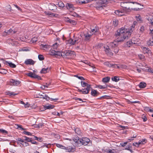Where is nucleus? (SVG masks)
Listing matches in <instances>:
<instances>
[{
  "label": "nucleus",
  "mask_w": 153,
  "mask_h": 153,
  "mask_svg": "<svg viewBox=\"0 0 153 153\" xmlns=\"http://www.w3.org/2000/svg\"><path fill=\"white\" fill-rule=\"evenodd\" d=\"M136 18L137 19V20L138 21H140V22H142V20H141V18L140 16L139 15L138 16H136Z\"/></svg>",
  "instance_id": "nucleus-47"
},
{
  "label": "nucleus",
  "mask_w": 153,
  "mask_h": 153,
  "mask_svg": "<svg viewBox=\"0 0 153 153\" xmlns=\"http://www.w3.org/2000/svg\"><path fill=\"white\" fill-rule=\"evenodd\" d=\"M109 46L112 48V51H113L115 54H117L118 53L119 49L115 44L113 42H111L110 43Z\"/></svg>",
  "instance_id": "nucleus-7"
},
{
  "label": "nucleus",
  "mask_w": 153,
  "mask_h": 153,
  "mask_svg": "<svg viewBox=\"0 0 153 153\" xmlns=\"http://www.w3.org/2000/svg\"><path fill=\"white\" fill-rule=\"evenodd\" d=\"M17 128H19L21 130H25V128L22 127V126L21 125H17Z\"/></svg>",
  "instance_id": "nucleus-51"
},
{
  "label": "nucleus",
  "mask_w": 153,
  "mask_h": 153,
  "mask_svg": "<svg viewBox=\"0 0 153 153\" xmlns=\"http://www.w3.org/2000/svg\"><path fill=\"white\" fill-rule=\"evenodd\" d=\"M93 0H84L80 1L79 3L81 4H86L90 2L91 1Z\"/></svg>",
  "instance_id": "nucleus-37"
},
{
  "label": "nucleus",
  "mask_w": 153,
  "mask_h": 153,
  "mask_svg": "<svg viewBox=\"0 0 153 153\" xmlns=\"http://www.w3.org/2000/svg\"><path fill=\"white\" fill-rule=\"evenodd\" d=\"M54 106L53 105H50L48 106H46L45 107V109H51L54 108Z\"/></svg>",
  "instance_id": "nucleus-42"
},
{
  "label": "nucleus",
  "mask_w": 153,
  "mask_h": 153,
  "mask_svg": "<svg viewBox=\"0 0 153 153\" xmlns=\"http://www.w3.org/2000/svg\"><path fill=\"white\" fill-rule=\"evenodd\" d=\"M38 127L39 128H42L43 126V125L42 123H40L38 124Z\"/></svg>",
  "instance_id": "nucleus-58"
},
{
  "label": "nucleus",
  "mask_w": 153,
  "mask_h": 153,
  "mask_svg": "<svg viewBox=\"0 0 153 153\" xmlns=\"http://www.w3.org/2000/svg\"><path fill=\"white\" fill-rule=\"evenodd\" d=\"M147 140L146 139H143L142 140H140L139 142V144H144L146 143Z\"/></svg>",
  "instance_id": "nucleus-31"
},
{
  "label": "nucleus",
  "mask_w": 153,
  "mask_h": 153,
  "mask_svg": "<svg viewBox=\"0 0 153 153\" xmlns=\"http://www.w3.org/2000/svg\"><path fill=\"white\" fill-rule=\"evenodd\" d=\"M127 32H131L130 31H128L126 29L125 27H122L120 29L118 30L117 32L118 34H123L124 35L125 33H126Z\"/></svg>",
  "instance_id": "nucleus-11"
},
{
  "label": "nucleus",
  "mask_w": 153,
  "mask_h": 153,
  "mask_svg": "<svg viewBox=\"0 0 153 153\" xmlns=\"http://www.w3.org/2000/svg\"><path fill=\"white\" fill-rule=\"evenodd\" d=\"M118 21H113V25L115 27L117 26L118 24Z\"/></svg>",
  "instance_id": "nucleus-56"
},
{
  "label": "nucleus",
  "mask_w": 153,
  "mask_h": 153,
  "mask_svg": "<svg viewBox=\"0 0 153 153\" xmlns=\"http://www.w3.org/2000/svg\"><path fill=\"white\" fill-rule=\"evenodd\" d=\"M79 38H76L74 40V44L76 43V42H77V43H78L79 42Z\"/></svg>",
  "instance_id": "nucleus-55"
},
{
  "label": "nucleus",
  "mask_w": 153,
  "mask_h": 153,
  "mask_svg": "<svg viewBox=\"0 0 153 153\" xmlns=\"http://www.w3.org/2000/svg\"><path fill=\"white\" fill-rule=\"evenodd\" d=\"M10 83L13 84V85H19L20 83V82L19 81L15 80L12 79L10 80Z\"/></svg>",
  "instance_id": "nucleus-14"
},
{
  "label": "nucleus",
  "mask_w": 153,
  "mask_h": 153,
  "mask_svg": "<svg viewBox=\"0 0 153 153\" xmlns=\"http://www.w3.org/2000/svg\"><path fill=\"white\" fill-rule=\"evenodd\" d=\"M135 43H133V42H132L131 41H128L126 43V45H127V46L129 47L131 46L132 45L134 44Z\"/></svg>",
  "instance_id": "nucleus-32"
},
{
  "label": "nucleus",
  "mask_w": 153,
  "mask_h": 153,
  "mask_svg": "<svg viewBox=\"0 0 153 153\" xmlns=\"http://www.w3.org/2000/svg\"><path fill=\"white\" fill-rule=\"evenodd\" d=\"M0 133H2L3 134H7V131L3 129H0Z\"/></svg>",
  "instance_id": "nucleus-52"
},
{
  "label": "nucleus",
  "mask_w": 153,
  "mask_h": 153,
  "mask_svg": "<svg viewBox=\"0 0 153 153\" xmlns=\"http://www.w3.org/2000/svg\"><path fill=\"white\" fill-rule=\"evenodd\" d=\"M142 117L143 121L145 122L147 120V118L145 117L144 114L142 115Z\"/></svg>",
  "instance_id": "nucleus-54"
},
{
  "label": "nucleus",
  "mask_w": 153,
  "mask_h": 153,
  "mask_svg": "<svg viewBox=\"0 0 153 153\" xmlns=\"http://www.w3.org/2000/svg\"><path fill=\"white\" fill-rule=\"evenodd\" d=\"M105 48V51L106 52V53L107 55L110 56H112L113 55V53L111 51L110 49L109 48V47L108 46H105L104 47Z\"/></svg>",
  "instance_id": "nucleus-12"
},
{
  "label": "nucleus",
  "mask_w": 153,
  "mask_h": 153,
  "mask_svg": "<svg viewBox=\"0 0 153 153\" xmlns=\"http://www.w3.org/2000/svg\"><path fill=\"white\" fill-rule=\"evenodd\" d=\"M6 94L9 95L10 96H14L17 95V94L14 93L13 92H6Z\"/></svg>",
  "instance_id": "nucleus-38"
},
{
  "label": "nucleus",
  "mask_w": 153,
  "mask_h": 153,
  "mask_svg": "<svg viewBox=\"0 0 153 153\" xmlns=\"http://www.w3.org/2000/svg\"><path fill=\"white\" fill-rule=\"evenodd\" d=\"M131 35V32H127L123 35V34H118L117 33L115 34V36L116 38V41L118 42L123 41L126 38H128Z\"/></svg>",
  "instance_id": "nucleus-3"
},
{
  "label": "nucleus",
  "mask_w": 153,
  "mask_h": 153,
  "mask_svg": "<svg viewBox=\"0 0 153 153\" xmlns=\"http://www.w3.org/2000/svg\"><path fill=\"white\" fill-rule=\"evenodd\" d=\"M141 48L144 54H147L149 56L151 54V51L149 48L143 46L141 47Z\"/></svg>",
  "instance_id": "nucleus-9"
},
{
  "label": "nucleus",
  "mask_w": 153,
  "mask_h": 153,
  "mask_svg": "<svg viewBox=\"0 0 153 153\" xmlns=\"http://www.w3.org/2000/svg\"><path fill=\"white\" fill-rule=\"evenodd\" d=\"M56 5H58L59 7H63L65 6L63 2L61 1H59L57 4H56Z\"/></svg>",
  "instance_id": "nucleus-26"
},
{
  "label": "nucleus",
  "mask_w": 153,
  "mask_h": 153,
  "mask_svg": "<svg viewBox=\"0 0 153 153\" xmlns=\"http://www.w3.org/2000/svg\"><path fill=\"white\" fill-rule=\"evenodd\" d=\"M133 145H134L136 146H138L139 145H140V144H139L138 142H135L134 143H133Z\"/></svg>",
  "instance_id": "nucleus-64"
},
{
  "label": "nucleus",
  "mask_w": 153,
  "mask_h": 153,
  "mask_svg": "<svg viewBox=\"0 0 153 153\" xmlns=\"http://www.w3.org/2000/svg\"><path fill=\"white\" fill-rule=\"evenodd\" d=\"M20 144L24 146H27L29 145V143H28L24 141L23 143H20Z\"/></svg>",
  "instance_id": "nucleus-49"
},
{
  "label": "nucleus",
  "mask_w": 153,
  "mask_h": 153,
  "mask_svg": "<svg viewBox=\"0 0 153 153\" xmlns=\"http://www.w3.org/2000/svg\"><path fill=\"white\" fill-rule=\"evenodd\" d=\"M43 99H46L47 100H49L50 99H51V100H58V99L57 98H56V99H53L52 98H50V97L48 96V95H44L43 98Z\"/></svg>",
  "instance_id": "nucleus-23"
},
{
  "label": "nucleus",
  "mask_w": 153,
  "mask_h": 153,
  "mask_svg": "<svg viewBox=\"0 0 153 153\" xmlns=\"http://www.w3.org/2000/svg\"><path fill=\"white\" fill-rule=\"evenodd\" d=\"M81 85L82 87H86V88L82 89H80L78 87L76 88L78 89V90L79 92H82V93L83 94H87L89 93V91L91 90V89H92L91 87V85L88 84V83L81 81Z\"/></svg>",
  "instance_id": "nucleus-2"
},
{
  "label": "nucleus",
  "mask_w": 153,
  "mask_h": 153,
  "mask_svg": "<svg viewBox=\"0 0 153 153\" xmlns=\"http://www.w3.org/2000/svg\"><path fill=\"white\" fill-rule=\"evenodd\" d=\"M74 40L70 39L68 40V43L69 44H70L71 45H74Z\"/></svg>",
  "instance_id": "nucleus-46"
},
{
  "label": "nucleus",
  "mask_w": 153,
  "mask_h": 153,
  "mask_svg": "<svg viewBox=\"0 0 153 153\" xmlns=\"http://www.w3.org/2000/svg\"><path fill=\"white\" fill-rule=\"evenodd\" d=\"M146 84L144 82H141L139 85V86L140 88H144L146 86Z\"/></svg>",
  "instance_id": "nucleus-24"
},
{
  "label": "nucleus",
  "mask_w": 153,
  "mask_h": 153,
  "mask_svg": "<svg viewBox=\"0 0 153 153\" xmlns=\"http://www.w3.org/2000/svg\"><path fill=\"white\" fill-rule=\"evenodd\" d=\"M147 20L152 25H153V17H149L147 18Z\"/></svg>",
  "instance_id": "nucleus-30"
},
{
  "label": "nucleus",
  "mask_w": 153,
  "mask_h": 153,
  "mask_svg": "<svg viewBox=\"0 0 153 153\" xmlns=\"http://www.w3.org/2000/svg\"><path fill=\"white\" fill-rule=\"evenodd\" d=\"M69 23L73 25H75L76 24V22L74 20L71 19L70 20Z\"/></svg>",
  "instance_id": "nucleus-50"
},
{
  "label": "nucleus",
  "mask_w": 153,
  "mask_h": 153,
  "mask_svg": "<svg viewBox=\"0 0 153 153\" xmlns=\"http://www.w3.org/2000/svg\"><path fill=\"white\" fill-rule=\"evenodd\" d=\"M34 139L35 140H36L39 142H42V137H38L36 136H34Z\"/></svg>",
  "instance_id": "nucleus-41"
},
{
  "label": "nucleus",
  "mask_w": 153,
  "mask_h": 153,
  "mask_svg": "<svg viewBox=\"0 0 153 153\" xmlns=\"http://www.w3.org/2000/svg\"><path fill=\"white\" fill-rule=\"evenodd\" d=\"M111 79L112 80L116 82H117L120 80L118 77L116 76H114Z\"/></svg>",
  "instance_id": "nucleus-36"
},
{
  "label": "nucleus",
  "mask_w": 153,
  "mask_h": 153,
  "mask_svg": "<svg viewBox=\"0 0 153 153\" xmlns=\"http://www.w3.org/2000/svg\"><path fill=\"white\" fill-rule=\"evenodd\" d=\"M13 31V30L10 29L9 30H5L4 32L3 33L2 36H5L8 35L10 34Z\"/></svg>",
  "instance_id": "nucleus-16"
},
{
  "label": "nucleus",
  "mask_w": 153,
  "mask_h": 153,
  "mask_svg": "<svg viewBox=\"0 0 153 153\" xmlns=\"http://www.w3.org/2000/svg\"><path fill=\"white\" fill-rule=\"evenodd\" d=\"M82 145L86 146L88 144L90 141V140L87 137H84L82 139Z\"/></svg>",
  "instance_id": "nucleus-13"
},
{
  "label": "nucleus",
  "mask_w": 153,
  "mask_h": 153,
  "mask_svg": "<svg viewBox=\"0 0 153 153\" xmlns=\"http://www.w3.org/2000/svg\"><path fill=\"white\" fill-rule=\"evenodd\" d=\"M48 46V45H44L43 44H41L40 45V46L41 47V48H47Z\"/></svg>",
  "instance_id": "nucleus-62"
},
{
  "label": "nucleus",
  "mask_w": 153,
  "mask_h": 153,
  "mask_svg": "<svg viewBox=\"0 0 153 153\" xmlns=\"http://www.w3.org/2000/svg\"><path fill=\"white\" fill-rule=\"evenodd\" d=\"M43 144H44V145H45V146L47 148H49V147H50L51 146V144L50 143L49 144H47L46 143H44Z\"/></svg>",
  "instance_id": "nucleus-57"
},
{
  "label": "nucleus",
  "mask_w": 153,
  "mask_h": 153,
  "mask_svg": "<svg viewBox=\"0 0 153 153\" xmlns=\"http://www.w3.org/2000/svg\"><path fill=\"white\" fill-rule=\"evenodd\" d=\"M107 0H99L95 2V7L98 10H100L103 8V7L107 4Z\"/></svg>",
  "instance_id": "nucleus-4"
},
{
  "label": "nucleus",
  "mask_w": 153,
  "mask_h": 153,
  "mask_svg": "<svg viewBox=\"0 0 153 153\" xmlns=\"http://www.w3.org/2000/svg\"><path fill=\"white\" fill-rule=\"evenodd\" d=\"M26 75L32 78H34V79H37L38 80H41L42 78L41 77L36 74L34 73H33L32 72H30L29 73H27Z\"/></svg>",
  "instance_id": "nucleus-10"
},
{
  "label": "nucleus",
  "mask_w": 153,
  "mask_h": 153,
  "mask_svg": "<svg viewBox=\"0 0 153 153\" xmlns=\"http://www.w3.org/2000/svg\"><path fill=\"white\" fill-rule=\"evenodd\" d=\"M56 6L54 4H51L49 6V9L51 10H56L57 9Z\"/></svg>",
  "instance_id": "nucleus-21"
},
{
  "label": "nucleus",
  "mask_w": 153,
  "mask_h": 153,
  "mask_svg": "<svg viewBox=\"0 0 153 153\" xmlns=\"http://www.w3.org/2000/svg\"><path fill=\"white\" fill-rule=\"evenodd\" d=\"M134 4L141 5V4L139 3L135 2H130L129 1L120 3V6L123 8L124 10L126 11L128 10L130 11H131V10L137 11L141 9L139 7L133 8V7H134Z\"/></svg>",
  "instance_id": "nucleus-1"
},
{
  "label": "nucleus",
  "mask_w": 153,
  "mask_h": 153,
  "mask_svg": "<svg viewBox=\"0 0 153 153\" xmlns=\"http://www.w3.org/2000/svg\"><path fill=\"white\" fill-rule=\"evenodd\" d=\"M104 64L105 65L109 67H112V66L113 65L112 64H111L108 62H105Z\"/></svg>",
  "instance_id": "nucleus-40"
},
{
  "label": "nucleus",
  "mask_w": 153,
  "mask_h": 153,
  "mask_svg": "<svg viewBox=\"0 0 153 153\" xmlns=\"http://www.w3.org/2000/svg\"><path fill=\"white\" fill-rule=\"evenodd\" d=\"M4 64L7 65H8L10 67L12 68H15L16 67V65L14 64L13 63L11 62H9L7 61H5Z\"/></svg>",
  "instance_id": "nucleus-20"
},
{
  "label": "nucleus",
  "mask_w": 153,
  "mask_h": 153,
  "mask_svg": "<svg viewBox=\"0 0 153 153\" xmlns=\"http://www.w3.org/2000/svg\"><path fill=\"white\" fill-rule=\"evenodd\" d=\"M110 77L107 76L102 78V81L106 83L108 82L110 80Z\"/></svg>",
  "instance_id": "nucleus-25"
},
{
  "label": "nucleus",
  "mask_w": 153,
  "mask_h": 153,
  "mask_svg": "<svg viewBox=\"0 0 153 153\" xmlns=\"http://www.w3.org/2000/svg\"><path fill=\"white\" fill-rule=\"evenodd\" d=\"M24 133L25 134L28 135H31V133L28 131H24Z\"/></svg>",
  "instance_id": "nucleus-60"
},
{
  "label": "nucleus",
  "mask_w": 153,
  "mask_h": 153,
  "mask_svg": "<svg viewBox=\"0 0 153 153\" xmlns=\"http://www.w3.org/2000/svg\"><path fill=\"white\" fill-rule=\"evenodd\" d=\"M66 6L67 7V8L68 9H70L71 8L73 7V5L72 4L67 3L66 4Z\"/></svg>",
  "instance_id": "nucleus-39"
},
{
  "label": "nucleus",
  "mask_w": 153,
  "mask_h": 153,
  "mask_svg": "<svg viewBox=\"0 0 153 153\" xmlns=\"http://www.w3.org/2000/svg\"><path fill=\"white\" fill-rule=\"evenodd\" d=\"M153 40L150 39L149 41L147 42V44L149 46H153Z\"/></svg>",
  "instance_id": "nucleus-34"
},
{
  "label": "nucleus",
  "mask_w": 153,
  "mask_h": 153,
  "mask_svg": "<svg viewBox=\"0 0 153 153\" xmlns=\"http://www.w3.org/2000/svg\"><path fill=\"white\" fill-rule=\"evenodd\" d=\"M34 62L32 59H28L25 61V63L26 65H33Z\"/></svg>",
  "instance_id": "nucleus-19"
},
{
  "label": "nucleus",
  "mask_w": 153,
  "mask_h": 153,
  "mask_svg": "<svg viewBox=\"0 0 153 153\" xmlns=\"http://www.w3.org/2000/svg\"><path fill=\"white\" fill-rule=\"evenodd\" d=\"M91 33H94L96 32H97L98 31L99 29L97 27H95V28H91Z\"/></svg>",
  "instance_id": "nucleus-27"
},
{
  "label": "nucleus",
  "mask_w": 153,
  "mask_h": 153,
  "mask_svg": "<svg viewBox=\"0 0 153 153\" xmlns=\"http://www.w3.org/2000/svg\"><path fill=\"white\" fill-rule=\"evenodd\" d=\"M23 137L24 141H25L28 142H30V141H31V140H32L31 138H30L29 137H27L26 136H23Z\"/></svg>",
  "instance_id": "nucleus-33"
},
{
  "label": "nucleus",
  "mask_w": 153,
  "mask_h": 153,
  "mask_svg": "<svg viewBox=\"0 0 153 153\" xmlns=\"http://www.w3.org/2000/svg\"><path fill=\"white\" fill-rule=\"evenodd\" d=\"M50 69L48 67L46 68H42L40 71V73L41 74H45L49 71Z\"/></svg>",
  "instance_id": "nucleus-22"
},
{
  "label": "nucleus",
  "mask_w": 153,
  "mask_h": 153,
  "mask_svg": "<svg viewBox=\"0 0 153 153\" xmlns=\"http://www.w3.org/2000/svg\"><path fill=\"white\" fill-rule=\"evenodd\" d=\"M74 99H75V100H79L80 101H81L82 102H85L84 101H83L82 100L81 98H77V97H75L74 98Z\"/></svg>",
  "instance_id": "nucleus-61"
},
{
  "label": "nucleus",
  "mask_w": 153,
  "mask_h": 153,
  "mask_svg": "<svg viewBox=\"0 0 153 153\" xmlns=\"http://www.w3.org/2000/svg\"><path fill=\"white\" fill-rule=\"evenodd\" d=\"M38 57L40 60H42L44 59V57L42 55H39Z\"/></svg>",
  "instance_id": "nucleus-48"
},
{
  "label": "nucleus",
  "mask_w": 153,
  "mask_h": 153,
  "mask_svg": "<svg viewBox=\"0 0 153 153\" xmlns=\"http://www.w3.org/2000/svg\"><path fill=\"white\" fill-rule=\"evenodd\" d=\"M106 153H117L116 151L114 149H113V150H106Z\"/></svg>",
  "instance_id": "nucleus-29"
},
{
  "label": "nucleus",
  "mask_w": 153,
  "mask_h": 153,
  "mask_svg": "<svg viewBox=\"0 0 153 153\" xmlns=\"http://www.w3.org/2000/svg\"><path fill=\"white\" fill-rule=\"evenodd\" d=\"M74 129V131L77 134L79 135H81L82 134V132L81 131V130H80V129L77 127H74V129Z\"/></svg>",
  "instance_id": "nucleus-18"
},
{
  "label": "nucleus",
  "mask_w": 153,
  "mask_h": 153,
  "mask_svg": "<svg viewBox=\"0 0 153 153\" xmlns=\"http://www.w3.org/2000/svg\"><path fill=\"white\" fill-rule=\"evenodd\" d=\"M114 13L117 15L119 16H122L124 15V13L123 11L119 10H115Z\"/></svg>",
  "instance_id": "nucleus-15"
},
{
  "label": "nucleus",
  "mask_w": 153,
  "mask_h": 153,
  "mask_svg": "<svg viewBox=\"0 0 153 153\" xmlns=\"http://www.w3.org/2000/svg\"><path fill=\"white\" fill-rule=\"evenodd\" d=\"M74 52L71 50H65L61 53V56L63 57L67 56H71L74 54Z\"/></svg>",
  "instance_id": "nucleus-6"
},
{
  "label": "nucleus",
  "mask_w": 153,
  "mask_h": 153,
  "mask_svg": "<svg viewBox=\"0 0 153 153\" xmlns=\"http://www.w3.org/2000/svg\"><path fill=\"white\" fill-rule=\"evenodd\" d=\"M64 149L66 150L68 152H72L73 149L70 146L65 147V148H64Z\"/></svg>",
  "instance_id": "nucleus-28"
},
{
  "label": "nucleus",
  "mask_w": 153,
  "mask_h": 153,
  "mask_svg": "<svg viewBox=\"0 0 153 153\" xmlns=\"http://www.w3.org/2000/svg\"><path fill=\"white\" fill-rule=\"evenodd\" d=\"M145 30V27L143 26H142L140 28V33H143L144 32Z\"/></svg>",
  "instance_id": "nucleus-43"
},
{
  "label": "nucleus",
  "mask_w": 153,
  "mask_h": 153,
  "mask_svg": "<svg viewBox=\"0 0 153 153\" xmlns=\"http://www.w3.org/2000/svg\"><path fill=\"white\" fill-rule=\"evenodd\" d=\"M30 142L33 144H35L36 145H38V143L35 140H31V141H30Z\"/></svg>",
  "instance_id": "nucleus-59"
},
{
  "label": "nucleus",
  "mask_w": 153,
  "mask_h": 153,
  "mask_svg": "<svg viewBox=\"0 0 153 153\" xmlns=\"http://www.w3.org/2000/svg\"><path fill=\"white\" fill-rule=\"evenodd\" d=\"M16 140L19 141L21 142L22 143H23L24 142V140L23 138V137L22 138H18L17 139H16Z\"/></svg>",
  "instance_id": "nucleus-44"
},
{
  "label": "nucleus",
  "mask_w": 153,
  "mask_h": 153,
  "mask_svg": "<svg viewBox=\"0 0 153 153\" xmlns=\"http://www.w3.org/2000/svg\"><path fill=\"white\" fill-rule=\"evenodd\" d=\"M110 96H104L102 97H100L98 98H97V99L100 100L102 99H109L110 97Z\"/></svg>",
  "instance_id": "nucleus-35"
},
{
  "label": "nucleus",
  "mask_w": 153,
  "mask_h": 153,
  "mask_svg": "<svg viewBox=\"0 0 153 153\" xmlns=\"http://www.w3.org/2000/svg\"><path fill=\"white\" fill-rule=\"evenodd\" d=\"M72 140L75 142V144L76 146H80L82 145L81 139H79L78 137H76L75 138H72Z\"/></svg>",
  "instance_id": "nucleus-8"
},
{
  "label": "nucleus",
  "mask_w": 153,
  "mask_h": 153,
  "mask_svg": "<svg viewBox=\"0 0 153 153\" xmlns=\"http://www.w3.org/2000/svg\"><path fill=\"white\" fill-rule=\"evenodd\" d=\"M93 34V33H92L91 31L87 30L84 31L83 32V35L82 34V36L81 35V36L83 37V36L84 37H85V40L87 41L89 40Z\"/></svg>",
  "instance_id": "nucleus-5"
},
{
  "label": "nucleus",
  "mask_w": 153,
  "mask_h": 153,
  "mask_svg": "<svg viewBox=\"0 0 153 153\" xmlns=\"http://www.w3.org/2000/svg\"><path fill=\"white\" fill-rule=\"evenodd\" d=\"M96 87L97 88L100 89H104L106 88V87L105 86L103 85H97L96 86Z\"/></svg>",
  "instance_id": "nucleus-45"
},
{
  "label": "nucleus",
  "mask_w": 153,
  "mask_h": 153,
  "mask_svg": "<svg viewBox=\"0 0 153 153\" xmlns=\"http://www.w3.org/2000/svg\"><path fill=\"white\" fill-rule=\"evenodd\" d=\"M75 76L77 77L79 79H80V80H84L85 79V78L83 77L82 76H78L77 75H76Z\"/></svg>",
  "instance_id": "nucleus-53"
},
{
  "label": "nucleus",
  "mask_w": 153,
  "mask_h": 153,
  "mask_svg": "<svg viewBox=\"0 0 153 153\" xmlns=\"http://www.w3.org/2000/svg\"><path fill=\"white\" fill-rule=\"evenodd\" d=\"M44 96V95H42V94L40 95V94H39V95H38V96H37L36 97L43 99Z\"/></svg>",
  "instance_id": "nucleus-63"
},
{
  "label": "nucleus",
  "mask_w": 153,
  "mask_h": 153,
  "mask_svg": "<svg viewBox=\"0 0 153 153\" xmlns=\"http://www.w3.org/2000/svg\"><path fill=\"white\" fill-rule=\"evenodd\" d=\"M91 94L93 96H97V95H98L100 94L98 92L97 90H96L94 89H93L92 88L91 89Z\"/></svg>",
  "instance_id": "nucleus-17"
}]
</instances>
